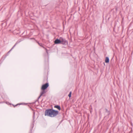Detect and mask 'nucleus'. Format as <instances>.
<instances>
[{
  "label": "nucleus",
  "instance_id": "1",
  "mask_svg": "<svg viewBox=\"0 0 133 133\" xmlns=\"http://www.w3.org/2000/svg\"><path fill=\"white\" fill-rule=\"evenodd\" d=\"M58 111L52 109H48L45 112V116H47L51 117L56 116L58 114Z\"/></svg>",
  "mask_w": 133,
  "mask_h": 133
},
{
  "label": "nucleus",
  "instance_id": "2",
  "mask_svg": "<svg viewBox=\"0 0 133 133\" xmlns=\"http://www.w3.org/2000/svg\"><path fill=\"white\" fill-rule=\"evenodd\" d=\"M61 43L64 45H66L68 44V41L62 37H60Z\"/></svg>",
  "mask_w": 133,
  "mask_h": 133
},
{
  "label": "nucleus",
  "instance_id": "3",
  "mask_svg": "<svg viewBox=\"0 0 133 133\" xmlns=\"http://www.w3.org/2000/svg\"><path fill=\"white\" fill-rule=\"evenodd\" d=\"M49 86L48 83H46L45 84H43L41 88V90H45Z\"/></svg>",
  "mask_w": 133,
  "mask_h": 133
},
{
  "label": "nucleus",
  "instance_id": "4",
  "mask_svg": "<svg viewBox=\"0 0 133 133\" xmlns=\"http://www.w3.org/2000/svg\"><path fill=\"white\" fill-rule=\"evenodd\" d=\"M21 41H19L18 40L17 41L16 43H15L14 45L13 46V47L8 52L6 55H8V54L12 50V49H14V47L18 43H19Z\"/></svg>",
  "mask_w": 133,
  "mask_h": 133
},
{
  "label": "nucleus",
  "instance_id": "5",
  "mask_svg": "<svg viewBox=\"0 0 133 133\" xmlns=\"http://www.w3.org/2000/svg\"><path fill=\"white\" fill-rule=\"evenodd\" d=\"M42 91L40 93V95L39 97L38 98L39 99L41 97V96H43L44 94L46 93L47 92L45 90H42Z\"/></svg>",
  "mask_w": 133,
  "mask_h": 133
},
{
  "label": "nucleus",
  "instance_id": "6",
  "mask_svg": "<svg viewBox=\"0 0 133 133\" xmlns=\"http://www.w3.org/2000/svg\"><path fill=\"white\" fill-rule=\"evenodd\" d=\"M54 43L56 44L61 43L60 37L59 38V39H57L55 40Z\"/></svg>",
  "mask_w": 133,
  "mask_h": 133
},
{
  "label": "nucleus",
  "instance_id": "7",
  "mask_svg": "<svg viewBox=\"0 0 133 133\" xmlns=\"http://www.w3.org/2000/svg\"><path fill=\"white\" fill-rule=\"evenodd\" d=\"M8 55H3L2 57L1 60H2V61H4Z\"/></svg>",
  "mask_w": 133,
  "mask_h": 133
},
{
  "label": "nucleus",
  "instance_id": "8",
  "mask_svg": "<svg viewBox=\"0 0 133 133\" xmlns=\"http://www.w3.org/2000/svg\"><path fill=\"white\" fill-rule=\"evenodd\" d=\"M25 105V103H18L17 104H16L15 105H13L14 107H16L18 106V105Z\"/></svg>",
  "mask_w": 133,
  "mask_h": 133
},
{
  "label": "nucleus",
  "instance_id": "9",
  "mask_svg": "<svg viewBox=\"0 0 133 133\" xmlns=\"http://www.w3.org/2000/svg\"><path fill=\"white\" fill-rule=\"evenodd\" d=\"M105 62L106 63H108L109 62V59L108 57H106L105 60Z\"/></svg>",
  "mask_w": 133,
  "mask_h": 133
},
{
  "label": "nucleus",
  "instance_id": "10",
  "mask_svg": "<svg viewBox=\"0 0 133 133\" xmlns=\"http://www.w3.org/2000/svg\"><path fill=\"white\" fill-rule=\"evenodd\" d=\"M54 107L55 108H57L59 110H60L61 109V108L60 106L59 105H56L54 106Z\"/></svg>",
  "mask_w": 133,
  "mask_h": 133
},
{
  "label": "nucleus",
  "instance_id": "11",
  "mask_svg": "<svg viewBox=\"0 0 133 133\" xmlns=\"http://www.w3.org/2000/svg\"><path fill=\"white\" fill-rule=\"evenodd\" d=\"M71 92L70 91L69 94L68 95V96L69 98H70L71 97Z\"/></svg>",
  "mask_w": 133,
  "mask_h": 133
},
{
  "label": "nucleus",
  "instance_id": "12",
  "mask_svg": "<svg viewBox=\"0 0 133 133\" xmlns=\"http://www.w3.org/2000/svg\"><path fill=\"white\" fill-rule=\"evenodd\" d=\"M106 112L107 113L108 115L109 114V111L107 109H105Z\"/></svg>",
  "mask_w": 133,
  "mask_h": 133
},
{
  "label": "nucleus",
  "instance_id": "13",
  "mask_svg": "<svg viewBox=\"0 0 133 133\" xmlns=\"http://www.w3.org/2000/svg\"><path fill=\"white\" fill-rule=\"evenodd\" d=\"M38 44L41 47L42 46V45H43L42 43H39V42H38Z\"/></svg>",
  "mask_w": 133,
  "mask_h": 133
},
{
  "label": "nucleus",
  "instance_id": "14",
  "mask_svg": "<svg viewBox=\"0 0 133 133\" xmlns=\"http://www.w3.org/2000/svg\"><path fill=\"white\" fill-rule=\"evenodd\" d=\"M4 103V102H0V104L1 103Z\"/></svg>",
  "mask_w": 133,
  "mask_h": 133
},
{
  "label": "nucleus",
  "instance_id": "15",
  "mask_svg": "<svg viewBox=\"0 0 133 133\" xmlns=\"http://www.w3.org/2000/svg\"><path fill=\"white\" fill-rule=\"evenodd\" d=\"M42 47L44 49H45V48L44 46H43V45H42Z\"/></svg>",
  "mask_w": 133,
  "mask_h": 133
}]
</instances>
